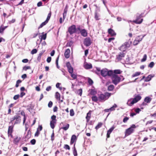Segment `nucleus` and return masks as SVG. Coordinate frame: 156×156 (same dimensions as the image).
<instances>
[{
	"mask_svg": "<svg viewBox=\"0 0 156 156\" xmlns=\"http://www.w3.org/2000/svg\"><path fill=\"white\" fill-rule=\"evenodd\" d=\"M14 121H15L13 125L14 126L16 124L20 123L21 121L20 116L17 115H14L10 119V121L9 122V124L13 123V122Z\"/></svg>",
	"mask_w": 156,
	"mask_h": 156,
	"instance_id": "1",
	"label": "nucleus"
},
{
	"mask_svg": "<svg viewBox=\"0 0 156 156\" xmlns=\"http://www.w3.org/2000/svg\"><path fill=\"white\" fill-rule=\"evenodd\" d=\"M101 75L103 77L107 76H110L113 74V72L112 70H108L107 69H103L101 70Z\"/></svg>",
	"mask_w": 156,
	"mask_h": 156,
	"instance_id": "2",
	"label": "nucleus"
},
{
	"mask_svg": "<svg viewBox=\"0 0 156 156\" xmlns=\"http://www.w3.org/2000/svg\"><path fill=\"white\" fill-rule=\"evenodd\" d=\"M136 127V126L134 124H133L130 127L126 129L125 132V136H128L133 133L134 131V129H135Z\"/></svg>",
	"mask_w": 156,
	"mask_h": 156,
	"instance_id": "3",
	"label": "nucleus"
},
{
	"mask_svg": "<svg viewBox=\"0 0 156 156\" xmlns=\"http://www.w3.org/2000/svg\"><path fill=\"white\" fill-rule=\"evenodd\" d=\"M112 76V83L115 85H116L121 81V78L117 75L113 74Z\"/></svg>",
	"mask_w": 156,
	"mask_h": 156,
	"instance_id": "4",
	"label": "nucleus"
},
{
	"mask_svg": "<svg viewBox=\"0 0 156 156\" xmlns=\"http://www.w3.org/2000/svg\"><path fill=\"white\" fill-rule=\"evenodd\" d=\"M143 15L144 13H142L140 14L137 13L136 15V19L133 21V22L136 24L141 23L143 21V19L142 18L143 17Z\"/></svg>",
	"mask_w": 156,
	"mask_h": 156,
	"instance_id": "5",
	"label": "nucleus"
},
{
	"mask_svg": "<svg viewBox=\"0 0 156 156\" xmlns=\"http://www.w3.org/2000/svg\"><path fill=\"white\" fill-rule=\"evenodd\" d=\"M88 95H92L91 98H98V93L95 89H89L88 90Z\"/></svg>",
	"mask_w": 156,
	"mask_h": 156,
	"instance_id": "6",
	"label": "nucleus"
},
{
	"mask_svg": "<svg viewBox=\"0 0 156 156\" xmlns=\"http://www.w3.org/2000/svg\"><path fill=\"white\" fill-rule=\"evenodd\" d=\"M141 98H134L129 99L127 102V105L129 106H132L134 103H135L139 101Z\"/></svg>",
	"mask_w": 156,
	"mask_h": 156,
	"instance_id": "7",
	"label": "nucleus"
},
{
	"mask_svg": "<svg viewBox=\"0 0 156 156\" xmlns=\"http://www.w3.org/2000/svg\"><path fill=\"white\" fill-rule=\"evenodd\" d=\"M68 31L70 35L73 34L77 32V29L76 25H73L69 27L68 28Z\"/></svg>",
	"mask_w": 156,
	"mask_h": 156,
	"instance_id": "8",
	"label": "nucleus"
},
{
	"mask_svg": "<svg viewBox=\"0 0 156 156\" xmlns=\"http://www.w3.org/2000/svg\"><path fill=\"white\" fill-rule=\"evenodd\" d=\"M130 46L129 42H126L123 44L119 48V50L122 51H125Z\"/></svg>",
	"mask_w": 156,
	"mask_h": 156,
	"instance_id": "9",
	"label": "nucleus"
},
{
	"mask_svg": "<svg viewBox=\"0 0 156 156\" xmlns=\"http://www.w3.org/2000/svg\"><path fill=\"white\" fill-rule=\"evenodd\" d=\"M14 127V125H12L9 126L7 132L8 137L10 136L12 138H13V136L12 133L13 131Z\"/></svg>",
	"mask_w": 156,
	"mask_h": 156,
	"instance_id": "10",
	"label": "nucleus"
},
{
	"mask_svg": "<svg viewBox=\"0 0 156 156\" xmlns=\"http://www.w3.org/2000/svg\"><path fill=\"white\" fill-rule=\"evenodd\" d=\"M98 98H106L108 97L109 98L111 94L108 92H106L102 94L101 92L99 91L98 93Z\"/></svg>",
	"mask_w": 156,
	"mask_h": 156,
	"instance_id": "11",
	"label": "nucleus"
},
{
	"mask_svg": "<svg viewBox=\"0 0 156 156\" xmlns=\"http://www.w3.org/2000/svg\"><path fill=\"white\" fill-rule=\"evenodd\" d=\"M92 43L90 38L89 37H87L84 39L83 43L87 47L90 46Z\"/></svg>",
	"mask_w": 156,
	"mask_h": 156,
	"instance_id": "12",
	"label": "nucleus"
},
{
	"mask_svg": "<svg viewBox=\"0 0 156 156\" xmlns=\"http://www.w3.org/2000/svg\"><path fill=\"white\" fill-rule=\"evenodd\" d=\"M21 137L20 136H15L13 140V143L15 144L18 145L21 140Z\"/></svg>",
	"mask_w": 156,
	"mask_h": 156,
	"instance_id": "13",
	"label": "nucleus"
},
{
	"mask_svg": "<svg viewBox=\"0 0 156 156\" xmlns=\"http://www.w3.org/2000/svg\"><path fill=\"white\" fill-rule=\"evenodd\" d=\"M66 66L67 68L68 71L69 73H73V68L72 67L70 63L67 62L66 63Z\"/></svg>",
	"mask_w": 156,
	"mask_h": 156,
	"instance_id": "14",
	"label": "nucleus"
},
{
	"mask_svg": "<svg viewBox=\"0 0 156 156\" xmlns=\"http://www.w3.org/2000/svg\"><path fill=\"white\" fill-rule=\"evenodd\" d=\"M125 54L122 53H120L118 55H116V59L119 61L121 60L122 58L124 57Z\"/></svg>",
	"mask_w": 156,
	"mask_h": 156,
	"instance_id": "15",
	"label": "nucleus"
},
{
	"mask_svg": "<svg viewBox=\"0 0 156 156\" xmlns=\"http://www.w3.org/2000/svg\"><path fill=\"white\" fill-rule=\"evenodd\" d=\"M77 138L75 135H73L71 137L70 144L71 145L73 144L77 140Z\"/></svg>",
	"mask_w": 156,
	"mask_h": 156,
	"instance_id": "16",
	"label": "nucleus"
},
{
	"mask_svg": "<svg viewBox=\"0 0 156 156\" xmlns=\"http://www.w3.org/2000/svg\"><path fill=\"white\" fill-rule=\"evenodd\" d=\"M115 128V127L113 126L111 128L109 129L108 130L107 133V138H109L110 137V134Z\"/></svg>",
	"mask_w": 156,
	"mask_h": 156,
	"instance_id": "17",
	"label": "nucleus"
},
{
	"mask_svg": "<svg viewBox=\"0 0 156 156\" xmlns=\"http://www.w3.org/2000/svg\"><path fill=\"white\" fill-rule=\"evenodd\" d=\"M68 6L66 5L65 7V8L64 10V12L63 14V20L65 19L66 17V16L67 13L68 11Z\"/></svg>",
	"mask_w": 156,
	"mask_h": 156,
	"instance_id": "18",
	"label": "nucleus"
},
{
	"mask_svg": "<svg viewBox=\"0 0 156 156\" xmlns=\"http://www.w3.org/2000/svg\"><path fill=\"white\" fill-rule=\"evenodd\" d=\"M82 36L86 37L87 35V30L85 29H82L80 32Z\"/></svg>",
	"mask_w": 156,
	"mask_h": 156,
	"instance_id": "19",
	"label": "nucleus"
},
{
	"mask_svg": "<svg viewBox=\"0 0 156 156\" xmlns=\"http://www.w3.org/2000/svg\"><path fill=\"white\" fill-rule=\"evenodd\" d=\"M91 111H89L88 113H87V116L86 117V119L87 122H88L90 121V119L91 118Z\"/></svg>",
	"mask_w": 156,
	"mask_h": 156,
	"instance_id": "20",
	"label": "nucleus"
},
{
	"mask_svg": "<svg viewBox=\"0 0 156 156\" xmlns=\"http://www.w3.org/2000/svg\"><path fill=\"white\" fill-rule=\"evenodd\" d=\"M70 52V51L69 49H66L64 53L65 57L66 58H69Z\"/></svg>",
	"mask_w": 156,
	"mask_h": 156,
	"instance_id": "21",
	"label": "nucleus"
},
{
	"mask_svg": "<svg viewBox=\"0 0 156 156\" xmlns=\"http://www.w3.org/2000/svg\"><path fill=\"white\" fill-rule=\"evenodd\" d=\"M108 34L112 36H115L116 35V33L111 28L108 29Z\"/></svg>",
	"mask_w": 156,
	"mask_h": 156,
	"instance_id": "22",
	"label": "nucleus"
},
{
	"mask_svg": "<svg viewBox=\"0 0 156 156\" xmlns=\"http://www.w3.org/2000/svg\"><path fill=\"white\" fill-rule=\"evenodd\" d=\"M84 68L86 69H89L92 68V65L91 64L86 63L84 66Z\"/></svg>",
	"mask_w": 156,
	"mask_h": 156,
	"instance_id": "23",
	"label": "nucleus"
},
{
	"mask_svg": "<svg viewBox=\"0 0 156 156\" xmlns=\"http://www.w3.org/2000/svg\"><path fill=\"white\" fill-rule=\"evenodd\" d=\"M20 114L21 115L23 116V124H24L26 122V120L27 119V117L25 115V114L24 112L23 111H22L20 113Z\"/></svg>",
	"mask_w": 156,
	"mask_h": 156,
	"instance_id": "24",
	"label": "nucleus"
},
{
	"mask_svg": "<svg viewBox=\"0 0 156 156\" xmlns=\"http://www.w3.org/2000/svg\"><path fill=\"white\" fill-rule=\"evenodd\" d=\"M105 98H92V100L95 102H97L98 101H105Z\"/></svg>",
	"mask_w": 156,
	"mask_h": 156,
	"instance_id": "25",
	"label": "nucleus"
},
{
	"mask_svg": "<svg viewBox=\"0 0 156 156\" xmlns=\"http://www.w3.org/2000/svg\"><path fill=\"white\" fill-rule=\"evenodd\" d=\"M154 76L152 75H148L147 77L145 78V81L146 82H148L150 81L151 78L154 77Z\"/></svg>",
	"mask_w": 156,
	"mask_h": 156,
	"instance_id": "26",
	"label": "nucleus"
},
{
	"mask_svg": "<svg viewBox=\"0 0 156 156\" xmlns=\"http://www.w3.org/2000/svg\"><path fill=\"white\" fill-rule=\"evenodd\" d=\"M73 41L71 40L68 41L66 45V46L71 47L73 45Z\"/></svg>",
	"mask_w": 156,
	"mask_h": 156,
	"instance_id": "27",
	"label": "nucleus"
},
{
	"mask_svg": "<svg viewBox=\"0 0 156 156\" xmlns=\"http://www.w3.org/2000/svg\"><path fill=\"white\" fill-rule=\"evenodd\" d=\"M46 34H43L42 35L40 36L39 37L40 39V42H41L42 41V39L44 40H45L46 38Z\"/></svg>",
	"mask_w": 156,
	"mask_h": 156,
	"instance_id": "28",
	"label": "nucleus"
},
{
	"mask_svg": "<svg viewBox=\"0 0 156 156\" xmlns=\"http://www.w3.org/2000/svg\"><path fill=\"white\" fill-rule=\"evenodd\" d=\"M103 125V123L101 122H99L98 125L96 126L95 129L97 130L99 128L101 127Z\"/></svg>",
	"mask_w": 156,
	"mask_h": 156,
	"instance_id": "29",
	"label": "nucleus"
},
{
	"mask_svg": "<svg viewBox=\"0 0 156 156\" xmlns=\"http://www.w3.org/2000/svg\"><path fill=\"white\" fill-rule=\"evenodd\" d=\"M100 15L97 12H95V16H94V18L95 19L97 20H100Z\"/></svg>",
	"mask_w": 156,
	"mask_h": 156,
	"instance_id": "30",
	"label": "nucleus"
},
{
	"mask_svg": "<svg viewBox=\"0 0 156 156\" xmlns=\"http://www.w3.org/2000/svg\"><path fill=\"white\" fill-rule=\"evenodd\" d=\"M31 136V131L29 130L27 132V134L26 135V137L27 139L30 138Z\"/></svg>",
	"mask_w": 156,
	"mask_h": 156,
	"instance_id": "31",
	"label": "nucleus"
},
{
	"mask_svg": "<svg viewBox=\"0 0 156 156\" xmlns=\"http://www.w3.org/2000/svg\"><path fill=\"white\" fill-rule=\"evenodd\" d=\"M75 144L74 145L73 153V154L74 156H77V151L76 150V148L75 147Z\"/></svg>",
	"mask_w": 156,
	"mask_h": 156,
	"instance_id": "32",
	"label": "nucleus"
},
{
	"mask_svg": "<svg viewBox=\"0 0 156 156\" xmlns=\"http://www.w3.org/2000/svg\"><path fill=\"white\" fill-rule=\"evenodd\" d=\"M69 124H67L65 126L62 127L61 129H63L64 130H67L69 128Z\"/></svg>",
	"mask_w": 156,
	"mask_h": 156,
	"instance_id": "33",
	"label": "nucleus"
},
{
	"mask_svg": "<svg viewBox=\"0 0 156 156\" xmlns=\"http://www.w3.org/2000/svg\"><path fill=\"white\" fill-rule=\"evenodd\" d=\"M73 73H70V76L71 77L73 78V80L76 79L77 78V75Z\"/></svg>",
	"mask_w": 156,
	"mask_h": 156,
	"instance_id": "34",
	"label": "nucleus"
},
{
	"mask_svg": "<svg viewBox=\"0 0 156 156\" xmlns=\"http://www.w3.org/2000/svg\"><path fill=\"white\" fill-rule=\"evenodd\" d=\"M121 73V71L120 69H116L114 70L113 74H120Z\"/></svg>",
	"mask_w": 156,
	"mask_h": 156,
	"instance_id": "35",
	"label": "nucleus"
},
{
	"mask_svg": "<svg viewBox=\"0 0 156 156\" xmlns=\"http://www.w3.org/2000/svg\"><path fill=\"white\" fill-rule=\"evenodd\" d=\"M56 122L51 121L50 123L51 127L53 129L55 127V123Z\"/></svg>",
	"mask_w": 156,
	"mask_h": 156,
	"instance_id": "36",
	"label": "nucleus"
},
{
	"mask_svg": "<svg viewBox=\"0 0 156 156\" xmlns=\"http://www.w3.org/2000/svg\"><path fill=\"white\" fill-rule=\"evenodd\" d=\"M48 22L46 21H45L44 22L42 23L40 25L38 28L40 29L43 27Z\"/></svg>",
	"mask_w": 156,
	"mask_h": 156,
	"instance_id": "37",
	"label": "nucleus"
},
{
	"mask_svg": "<svg viewBox=\"0 0 156 156\" xmlns=\"http://www.w3.org/2000/svg\"><path fill=\"white\" fill-rule=\"evenodd\" d=\"M43 54V52H41L38 55L37 58V60L38 62H40L41 61V56Z\"/></svg>",
	"mask_w": 156,
	"mask_h": 156,
	"instance_id": "38",
	"label": "nucleus"
},
{
	"mask_svg": "<svg viewBox=\"0 0 156 156\" xmlns=\"http://www.w3.org/2000/svg\"><path fill=\"white\" fill-rule=\"evenodd\" d=\"M117 106L116 104H115L114 105L110 108V111H114L115 110V108L117 107Z\"/></svg>",
	"mask_w": 156,
	"mask_h": 156,
	"instance_id": "39",
	"label": "nucleus"
},
{
	"mask_svg": "<svg viewBox=\"0 0 156 156\" xmlns=\"http://www.w3.org/2000/svg\"><path fill=\"white\" fill-rule=\"evenodd\" d=\"M114 88V87L113 85H110L108 87V90L109 91H112Z\"/></svg>",
	"mask_w": 156,
	"mask_h": 156,
	"instance_id": "40",
	"label": "nucleus"
},
{
	"mask_svg": "<svg viewBox=\"0 0 156 156\" xmlns=\"http://www.w3.org/2000/svg\"><path fill=\"white\" fill-rule=\"evenodd\" d=\"M59 55L58 56V57L57 58L55 61V63L57 67L59 69L60 67L58 65V61L59 59Z\"/></svg>",
	"mask_w": 156,
	"mask_h": 156,
	"instance_id": "41",
	"label": "nucleus"
},
{
	"mask_svg": "<svg viewBox=\"0 0 156 156\" xmlns=\"http://www.w3.org/2000/svg\"><path fill=\"white\" fill-rule=\"evenodd\" d=\"M151 100V98H145L144 101L148 103H150Z\"/></svg>",
	"mask_w": 156,
	"mask_h": 156,
	"instance_id": "42",
	"label": "nucleus"
},
{
	"mask_svg": "<svg viewBox=\"0 0 156 156\" xmlns=\"http://www.w3.org/2000/svg\"><path fill=\"white\" fill-rule=\"evenodd\" d=\"M88 82L90 85H92L93 83V80L90 78H88Z\"/></svg>",
	"mask_w": 156,
	"mask_h": 156,
	"instance_id": "43",
	"label": "nucleus"
},
{
	"mask_svg": "<svg viewBox=\"0 0 156 156\" xmlns=\"http://www.w3.org/2000/svg\"><path fill=\"white\" fill-rule=\"evenodd\" d=\"M51 118L52 119L51 121L56 122V116L54 115H53L51 116Z\"/></svg>",
	"mask_w": 156,
	"mask_h": 156,
	"instance_id": "44",
	"label": "nucleus"
},
{
	"mask_svg": "<svg viewBox=\"0 0 156 156\" xmlns=\"http://www.w3.org/2000/svg\"><path fill=\"white\" fill-rule=\"evenodd\" d=\"M77 32L79 33L81 30L82 29H80V25H77Z\"/></svg>",
	"mask_w": 156,
	"mask_h": 156,
	"instance_id": "45",
	"label": "nucleus"
},
{
	"mask_svg": "<svg viewBox=\"0 0 156 156\" xmlns=\"http://www.w3.org/2000/svg\"><path fill=\"white\" fill-rule=\"evenodd\" d=\"M22 82V81L20 80H18L16 81V87H19V84L21 83Z\"/></svg>",
	"mask_w": 156,
	"mask_h": 156,
	"instance_id": "46",
	"label": "nucleus"
},
{
	"mask_svg": "<svg viewBox=\"0 0 156 156\" xmlns=\"http://www.w3.org/2000/svg\"><path fill=\"white\" fill-rule=\"evenodd\" d=\"M74 115V112L73 109H71L70 111V115L71 116H73Z\"/></svg>",
	"mask_w": 156,
	"mask_h": 156,
	"instance_id": "47",
	"label": "nucleus"
},
{
	"mask_svg": "<svg viewBox=\"0 0 156 156\" xmlns=\"http://www.w3.org/2000/svg\"><path fill=\"white\" fill-rule=\"evenodd\" d=\"M31 69V67L30 66H24L23 68V70L26 71L28 69Z\"/></svg>",
	"mask_w": 156,
	"mask_h": 156,
	"instance_id": "48",
	"label": "nucleus"
},
{
	"mask_svg": "<svg viewBox=\"0 0 156 156\" xmlns=\"http://www.w3.org/2000/svg\"><path fill=\"white\" fill-rule=\"evenodd\" d=\"M154 63L153 62H151L149 64V65H148V67L152 68L153 67L154 65Z\"/></svg>",
	"mask_w": 156,
	"mask_h": 156,
	"instance_id": "49",
	"label": "nucleus"
},
{
	"mask_svg": "<svg viewBox=\"0 0 156 156\" xmlns=\"http://www.w3.org/2000/svg\"><path fill=\"white\" fill-rule=\"evenodd\" d=\"M140 74V72H136L135 74H133L132 76L133 77H134L139 75Z\"/></svg>",
	"mask_w": 156,
	"mask_h": 156,
	"instance_id": "50",
	"label": "nucleus"
},
{
	"mask_svg": "<svg viewBox=\"0 0 156 156\" xmlns=\"http://www.w3.org/2000/svg\"><path fill=\"white\" fill-rule=\"evenodd\" d=\"M5 30V28H4L2 25L0 27V33H2Z\"/></svg>",
	"mask_w": 156,
	"mask_h": 156,
	"instance_id": "51",
	"label": "nucleus"
},
{
	"mask_svg": "<svg viewBox=\"0 0 156 156\" xmlns=\"http://www.w3.org/2000/svg\"><path fill=\"white\" fill-rule=\"evenodd\" d=\"M64 148L66 150H69L70 149V147L67 144H65L64 145Z\"/></svg>",
	"mask_w": 156,
	"mask_h": 156,
	"instance_id": "52",
	"label": "nucleus"
},
{
	"mask_svg": "<svg viewBox=\"0 0 156 156\" xmlns=\"http://www.w3.org/2000/svg\"><path fill=\"white\" fill-rule=\"evenodd\" d=\"M147 58V55L146 54L144 55L143 58L141 60V61L142 62L145 61L146 60Z\"/></svg>",
	"mask_w": 156,
	"mask_h": 156,
	"instance_id": "53",
	"label": "nucleus"
},
{
	"mask_svg": "<svg viewBox=\"0 0 156 156\" xmlns=\"http://www.w3.org/2000/svg\"><path fill=\"white\" fill-rule=\"evenodd\" d=\"M51 13H48V16L47 17V19L45 21H47V22H48V21L50 20V17H51Z\"/></svg>",
	"mask_w": 156,
	"mask_h": 156,
	"instance_id": "54",
	"label": "nucleus"
},
{
	"mask_svg": "<svg viewBox=\"0 0 156 156\" xmlns=\"http://www.w3.org/2000/svg\"><path fill=\"white\" fill-rule=\"evenodd\" d=\"M54 135V131H53V133L51 136V140L52 141H53L55 139Z\"/></svg>",
	"mask_w": 156,
	"mask_h": 156,
	"instance_id": "55",
	"label": "nucleus"
},
{
	"mask_svg": "<svg viewBox=\"0 0 156 156\" xmlns=\"http://www.w3.org/2000/svg\"><path fill=\"white\" fill-rule=\"evenodd\" d=\"M37 50L36 49H33L31 51V54H34L37 53Z\"/></svg>",
	"mask_w": 156,
	"mask_h": 156,
	"instance_id": "56",
	"label": "nucleus"
},
{
	"mask_svg": "<svg viewBox=\"0 0 156 156\" xmlns=\"http://www.w3.org/2000/svg\"><path fill=\"white\" fill-rule=\"evenodd\" d=\"M140 36H138V37H136V40L138 41H139V42H140V41H141L142 39V38H143V37L142 38H140Z\"/></svg>",
	"mask_w": 156,
	"mask_h": 156,
	"instance_id": "57",
	"label": "nucleus"
},
{
	"mask_svg": "<svg viewBox=\"0 0 156 156\" xmlns=\"http://www.w3.org/2000/svg\"><path fill=\"white\" fill-rule=\"evenodd\" d=\"M135 112H136V114L139 113L140 111H141V110L140 108H138L135 109Z\"/></svg>",
	"mask_w": 156,
	"mask_h": 156,
	"instance_id": "58",
	"label": "nucleus"
},
{
	"mask_svg": "<svg viewBox=\"0 0 156 156\" xmlns=\"http://www.w3.org/2000/svg\"><path fill=\"white\" fill-rule=\"evenodd\" d=\"M129 119V118L128 117H125L123 119V122L124 123H126V122H127V121Z\"/></svg>",
	"mask_w": 156,
	"mask_h": 156,
	"instance_id": "59",
	"label": "nucleus"
},
{
	"mask_svg": "<svg viewBox=\"0 0 156 156\" xmlns=\"http://www.w3.org/2000/svg\"><path fill=\"white\" fill-rule=\"evenodd\" d=\"M36 140L34 139H33L32 140L30 141V142L31 144H32V145L35 144L36 143Z\"/></svg>",
	"mask_w": 156,
	"mask_h": 156,
	"instance_id": "60",
	"label": "nucleus"
},
{
	"mask_svg": "<svg viewBox=\"0 0 156 156\" xmlns=\"http://www.w3.org/2000/svg\"><path fill=\"white\" fill-rule=\"evenodd\" d=\"M40 133V131L38 130H37V131H36L35 133L34 136H38Z\"/></svg>",
	"mask_w": 156,
	"mask_h": 156,
	"instance_id": "61",
	"label": "nucleus"
},
{
	"mask_svg": "<svg viewBox=\"0 0 156 156\" xmlns=\"http://www.w3.org/2000/svg\"><path fill=\"white\" fill-rule=\"evenodd\" d=\"M82 90L81 89H79L77 91V93H78V94L80 95V96L82 95Z\"/></svg>",
	"mask_w": 156,
	"mask_h": 156,
	"instance_id": "62",
	"label": "nucleus"
},
{
	"mask_svg": "<svg viewBox=\"0 0 156 156\" xmlns=\"http://www.w3.org/2000/svg\"><path fill=\"white\" fill-rule=\"evenodd\" d=\"M42 128H43L42 125H39L38 126V127L37 129V130L40 131L42 130Z\"/></svg>",
	"mask_w": 156,
	"mask_h": 156,
	"instance_id": "63",
	"label": "nucleus"
},
{
	"mask_svg": "<svg viewBox=\"0 0 156 156\" xmlns=\"http://www.w3.org/2000/svg\"><path fill=\"white\" fill-rule=\"evenodd\" d=\"M55 98H60V94L58 92L55 93Z\"/></svg>",
	"mask_w": 156,
	"mask_h": 156,
	"instance_id": "64",
	"label": "nucleus"
}]
</instances>
